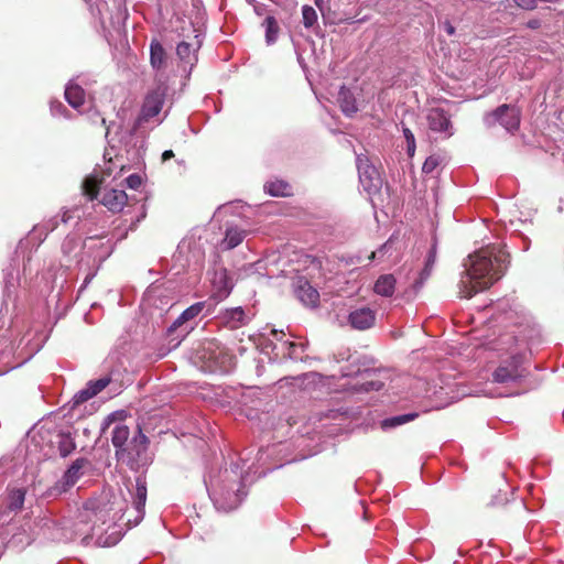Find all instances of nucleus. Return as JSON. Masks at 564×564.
I'll return each mask as SVG.
<instances>
[{"label":"nucleus","instance_id":"nucleus-1","mask_svg":"<svg viewBox=\"0 0 564 564\" xmlns=\"http://www.w3.org/2000/svg\"><path fill=\"white\" fill-rule=\"evenodd\" d=\"M508 253L500 245H487L468 256L466 272L459 283V295L470 299L489 289L505 273Z\"/></svg>","mask_w":564,"mask_h":564},{"label":"nucleus","instance_id":"nucleus-2","mask_svg":"<svg viewBox=\"0 0 564 564\" xmlns=\"http://www.w3.org/2000/svg\"><path fill=\"white\" fill-rule=\"evenodd\" d=\"M205 485L217 509L230 511L236 509L247 496L243 478L238 465L220 471L217 476L209 475Z\"/></svg>","mask_w":564,"mask_h":564},{"label":"nucleus","instance_id":"nucleus-3","mask_svg":"<svg viewBox=\"0 0 564 564\" xmlns=\"http://www.w3.org/2000/svg\"><path fill=\"white\" fill-rule=\"evenodd\" d=\"M202 358L214 372L228 373L236 365L235 357L216 339L203 344Z\"/></svg>","mask_w":564,"mask_h":564},{"label":"nucleus","instance_id":"nucleus-4","mask_svg":"<svg viewBox=\"0 0 564 564\" xmlns=\"http://www.w3.org/2000/svg\"><path fill=\"white\" fill-rule=\"evenodd\" d=\"M148 437L138 427L128 445L118 452V462L127 465L132 470H139L148 464Z\"/></svg>","mask_w":564,"mask_h":564},{"label":"nucleus","instance_id":"nucleus-5","mask_svg":"<svg viewBox=\"0 0 564 564\" xmlns=\"http://www.w3.org/2000/svg\"><path fill=\"white\" fill-rule=\"evenodd\" d=\"M205 307V302H197L185 311L167 328L166 336L172 348H176L182 340L194 329L187 323L198 316Z\"/></svg>","mask_w":564,"mask_h":564},{"label":"nucleus","instance_id":"nucleus-6","mask_svg":"<svg viewBox=\"0 0 564 564\" xmlns=\"http://www.w3.org/2000/svg\"><path fill=\"white\" fill-rule=\"evenodd\" d=\"M521 111L513 105H501L494 111L488 112L484 117V122L487 127H494L499 123L508 132H516L520 127Z\"/></svg>","mask_w":564,"mask_h":564},{"label":"nucleus","instance_id":"nucleus-7","mask_svg":"<svg viewBox=\"0 0 564 564\" xmlns=\"http://www.w3.org/2000/svg\"><path fill=\"white\" fill-rule=\"evenodd\" d=\"M167 86L161 82L154 89L150 90L143 101L141 113L138 118V124L149 121L158 116L165 101Z\"/></svg>","mask_w":564,"mask_h":564},{"label":"nucleus","instance_id":"nucleus-8","mask_svg":"<svg viewBox=\"0 0 564 564\" xmlns=\"http://www.w3.org/2000/svg\"><path fill=\"white\" fill-rule=\"evenodd\" d=\"M357 169L359 173V181L364 189L368 194L379 192L382 186V180L378 170L371 165L367 158L357 156Z\"/></svg>","mask_w":564,"mask_h":564},{"label":"nucleus","instance_id":"nucleus-9","mask_svg":"<svg viewBox=\"0 0 564 564\" xmlns=\"http://www.w3.org/2000/svg\"><path fill=\"white\" fill-rule=\"evenodd\" d=\"M523 376V369L520 366V358L518 356H512L510 361L501 364L492 372V381L509 387V384L517 383L521 380Z\"/></svg>","mask_w":564,"mask_h":564},{"label":"nucleus","instance_id":"nucleus-10","mask_svg":"<svg viewBox=\"0 0 564 564\" xmlns=\"http://www.w3.org/2000/svg\"><path fill=\"white\" fill-rule=\"evenodd\" d=\"M377 311L369 306L352 307L347 316L348 325L356 330H367L375 326Z\"/></svg>","mask_w":564,"mask_h":564},{"label":"nucleus","instance_id":"nucleus-11","mask_svg":"<svg viewBox=\"0 0 564 564\" xmlns=\"http://www.w3.org/2000/svg\"><path fill=\"white\" fill-rule=\"evenodd\" d=\"M429 129L432 132L441 134L443 139H447L454 134V128L449 116L440 108H433L426 116Z\"/></svg>","mask_w":564,"mask_h":564},{"label":"nucleus","instance_id":"nucleus-12","mask_svg":"<svg viewBox=\"0 0 564 564\" xmlns=\"http://www.w3.org/2000/svg\"><path fill=\"white\" fill-rule=\"evenodd\" d=\"M213 297L217 301L225 300L231 292L234 284L228 271L220 268L215 271L213 280Z\"/></svg>","mask_w":564,"mask_h":564},{"label":"nucleus","instance_id":"nucleus-13","mask_svg":"<svg viewBox=\"0 0 564 564\" xmlns=\"http://www.w3.org/2000/svg\"><path fill=\"white\" fill-rule=\"evenodd\" d=\"M169 55L158 39H152L150 43V65L155 70L156 76H161L167 68Z\"/></svg>","mask_w":564,"mask_h":564},{"label":"nucleus","instance_id":"nucleus-14","mask_svg":"<svg viewBox=\"0 0 564 564\" xmlns=\"http://www.w3.org/2000/svg\"><path fill=\"white\" fill-rule=\"evenodd\" d=\"M88 464V459L83 457L74 460L73 464L68 467V469L64 473L62 479L57 482L58 490L66 491L70 487H73L83 475V468L86 467Z\"/></svg>","mask_w":564,"mask_h":564},{"label":"nucleus","instance_id":"nucleus-15","mask_svg":"<svg viewBox=\"0 0 564 564\" xmlns=\"http://www.w3.org/2000/svg\"><path fill=\"white\" fill-rule=\"evenodd\" d=\"M131 496L133 508L138 513L134 520V525H137L144 516V507L147 501V480L143 475L137 476L134 491L131 492Z\"/></svg>","mask_w":564,"mask_h":564},{"label":"nucleus","instance_id":"nucleus-16","mask_svg":"<svg viewBox=\"0 0 564 564\" xmlns=\"http://www.w3.org/2000/svg\"><path fill=\"white\" fill-rule=\"evenodd\" d=\"M110 383L109 377H102L97 380H90L87 382L86 387L79 390L74 395V404H80L83 402L88 401L89 399L96 397L99 392H101L108 384Z\"/></svg>","mask_w":564,"mask_h":564},{"label":"nucleus","instance_id":"nucleus-17","mask_svg":"<svg viewBox=\"0 0 564 564\" xmlns=\"http://www.w3.org/2000/svg\"><path fill=\"white\" fill-rule=\"evenodd\" d=\"M78 530L82 532V534H84V536H83L84 544H88L89 540H93L96 536V541H95L96 545L102 546V547L112 546V545H116L121 539V533L118 530H115L110 534H107V535L98 534V529L95 525L90 529V532L83 530V529H78Z\"/></svg>","mask_w":564,"mask_h":564},{"label":"nucleus","instance_id":"nucleus-18","mask_svg":"<svg viewBox=\"0 0 564 564\" xmlns=\"http://www.w3.org/2000/svg\"><path fill=\"white\" fill-rule=\"evenodd\" d=\"M61 250L66 265L74 261L79 262L78 256L83 250L80 238L75 235L67 236L62 243Z\"/></svg>","mask_w":564,"mask_h":564},{"label":"nucleus","instance_id":"nucleus-19","mask_svg":"<svg viewBox=\"0 0 564 564\" xmlns=\"http://www.w3.org/2000/svg\"><path fill=\"white\" fill-rule=\"evenodd\" d=\"M382 371L365 370L361 373L362 381L358 383V391L369 392L379 391L384 387V380L381 379Z\"/></svg>","mask_w":564,"mask_h":564},{"label":"nucleus","instance_id":"nucleus-20","mask_svg":"<svg viewBox=\"0 0 564 564\" xmlns=\"http://www.w3.org/2000/svg\"><path fill=\"white\" fill-rule=\"evenodd\" d=\"M128 196L122 189H109L102 195L101 203L111 212H120L126 205Z\"/></svg>","mask_w":564,"mask_h":564},{"label":"nucleus","instance_id":"nucleus-21","mask_svg":"<svg viewBox=\"0 0 564 564\" xmlns=\"http://www.w3.org/2000/svg\"><path fill=\"white\" fill-rule=\"evenodd\" d=\"M297 299L306 306L316 307L319 302V293L308 282L300 283L295 290Z\"/></svg>","mask_w":564,"mask_h":564},{"label":"nucleus","instance_id":"nucleus-22","mask_svg":"<svg viewBox=\"0 0 564 564\" xmlns=\"http://www.w3.org/2000/svg\"><path fill=\"white\" fill-rule=\"evenodd\" d=\"M224 323L231 329L242 327L248 324L249 317L242 307L228 308L223 314Z\"/></svg>","mask_w":564,"mask_h":564},{"label":"nucleus","instance_id":"nucleus-23","mask_svg":"<svg viewBox=\"0 0 564 564\" xmlns=\"http://www.w3.org/2000/svg\"><path fill=\"white\" fill-rule=\"evenodd\" d=\"M200 46V41H196V44L188 43L186 41H182L176 46V55L178 59L191 66L197 61L196 52Z\"/></svg>","mask_w":564,"mask_h":564},{"label":"nucleus","instance_id":"nucleus-24","mask_svg":"<svg viewBox=\"0 0 564 564\" xmlns=\"http://www.w3.org/2000/svg\"><path fill=\"white\" fill-rule=\"evenodd\" d=\"M130 441L129 427L122 423H117L111 431V443L116 448V457H118V452L123 449Z\"/></svg>","mask_w":564,"mask_h":564},{"label":"nucleus","instance_id":"nucleus-25","mask_svg":"<svg viewBox=\"0 0 564 564\" xmlns=\"http://www.w3.org/2000/svg\"><path fill=\"white\" fill-rule=\"evenodd\" d=\"M395 284L393 274H382L375 282L373 292L380 296L391 297L395 291Z\"/></svg>","mask_w":564,"mask_h":564},{"label":"nucleus","instance_id":"nucleus-26","mask_svg":"<svg viewBox=\"0 0 564 564\" xmlns=\"http://www.w3.org/2000/svg\"><path fill=\"white\" fill-rule=\"evenodd\" d=\"M65 98L74 109H79L85 104V91L78 84L70 80L65 88Z\"/></svg>","mask_w":564,"mask_h":564},{"label":"nucleus","instance_id":"nucleus-27","mask_svg":"<svg viewBox=\"0 0 564 564\" xmlns=\"http://www.w3.org/2000/svg\"><path fill=\"white\" fill-rule=\"evenodd\" d=\"M337 101L339 104V107H340L341 111L346 116L350 117L354 113H356L357 110H358L357 105H356V99L354 97V94L348 88H346L345 86L340 87V89L338 91Z\"/></svg>","mask_w":564,"mask_h":564},{"label":"nucleus","instance_id":"nucleus-28","mask_svg":"<svg viewBox=\"0 0 564 564\" xmlns=\"http://www.w3.org/2000/svg\"><path fill=\"white\" fill-rule=\"evenodd\" d=\"M246 237V231L238 227H229L226 230L225 238L221 241V247L226 250L236 248L242 242Z\"/></svg>","mask_w":564,"mask_h":564},{"label":"nucleus","instance_id":"nucleus-29","mask_svg":"<svg viewBox=\"0 0 564 564\" xmlns=\"http://www.w3.org/2000/svg\"><path fill=\"white\" fill-rule=\"evenodd\" d=\"M262 28L265 33V43L268 45L274 44L280 33V26L276 19L273 15H268L262 22Z\"/></svg>","mask_w":564,"mask_h":564},{"label":"nucleus","instance_id":"nucleus-30","mask_svg":"<svg viewBox=\"0 0 564 564\" xmlns=\"http://www.w3.org/2000/svg\"><path fill=\"white\" fill-rule=\"evenodd\" d=\"M57 448L62 457L68 456L76 448L74 438L69 433L59 432L57 434Z\"/></svg>","mask_w":564,"mask_h":564},{"label":"nucleus","instance_id":"nucleus-31","mask_svg":"<svg viewBox=\"0 0 564 564\" xmlns=\"http://www.w3.org/2000/svg\"><path fill=\"white\" fill-rule=\"evenodd\" d=\"M264 189L271 195V196H288L291 192V186L289 183L284 181H272L268 182L264 185Z\"/></svg>","mask_w":564,"mask_h":564},{"label":"nucleus","instance_id":"nucleus-32","mask_svg":"<svg viewBox=\"0 0 564 564\" xmlns=\"http://www.w3.org/2000/svg\"><path fill=\"white\" fill-rule=\"evenodd\" d=\"M58 226V217L54 216L42 224L35 225L31 230V237L35 236L37 231L42 230L44 232V237H40V242H43L47 237L48 232L55 230Z\"/></svg>","mask_w":564,"mask_h":564},{"label":"nucleus","instance_id":"nucleus-33","mask_svg":"<svg viewBox=\"0 0 564 564\" xmlns=\"http://www.w3.org/2000/svg\"><path fill=\"white\" fill-rule=\"evenodd\" d=\"M435 260H436V251H435V247H433L430 252H429V256L426 258V262H425V267L424 269L421 271L420 273V278L417 281H415V285H417L419 288L423 285V283L425 282V280L429 279V276L431 275V272L433 270V267H434V263H435Z\"/></svg>","mask_w":564,"mask_h":564},{"label":"nucleus","instance_id":"nucleus-34","mask_svg":"<svg viewBox=\"0 0 564 564\" xmlns=\"http://www.w3.org/2000/svg\"><path fill=\"white\" fill-rule=\"evenodd\" d=\"M94 15H97L104 23L105 15L109 11L108 0H85Z\"/></svg>","mask_w":564,"mask_h":564},{"label":"nucleus","instance_id":"nucleus-35","mask_svg":"<svg viewBox=\"0 0 564 564\" xmlns=\"http://www.w3.org/2000/svg\"><path fill=\"white\" fill-rule=\"evenodd\" d=\"M416 416H417V413H408V414L395 415V416L383 420L381 425H382V429H391V427H395V426L405 424V423L414 420Z\"/></svg>","mask_w":564,"mask_h":564},{"label":"nucleus","instance_id":"nucleus-36","mask_svg":"<svg viewBox=\"0 0 564 564\" xmlns=\"http://www.w3.org/2000/svg\"><path fill=\"white\" fill-rule=\"evenodd\" d=\"M25 492L23 489H14L10 492L8 498V508L11 511H18L23 507Z\"/></svg>","mask_w":564,"mask_h":564},{"label":"nucleus","instance_id":"nucleus-37","mask_svg":"<svg viewBox=\"0 0 564 564\" xmlns=\"http://www.w3.org/2000/svg\"><path fill=\"white\" fill-rule=\"evenodd\" d=\"M444 162V158L441 154H432L423 163L422 172L425 174L433 173Z\"/></svg>","mask_w":564,"mask_h":564},{"label":"nucleus","instance_id":"nucleus-38","mask_svg":"<svg viewBox=\"0 0 564 564\" xmlns=\"http://www.w3.org/2000/svg\"><path fill=\"white\" fill-rule=\"evenodd\" d=\"M302 19H303V25L306 29L312 28L317 22V13L315 9L311 6H303L302 7Z\"/></svg>","mask_w":564,"mask_h":564},{"label":"nucleus","instance_id":"nucleus-39","mask_svg":"<svg viewBox=\"0 0 564 564\" xmlns=\"http://www.w3.org/2000/svg\"><path fill=\"white\" fill-rule=\"evenodd\" d=\"M98 180L96 177H87L83 183L84 194L90 199H95L98 195Z\"/></svg>","mask_w":564,"mask_h":564},{"label":"nucleus","instance_id":"nucleus-40","mask_svg":"<svg viewBox=\"0 0 564 564\" xmlns=\"http://www.w3.org/2000/svg\"><path fill=\"white\" fill-rule=\"evenodd\" d=\"M402 132L406 142V153L410 158L414 156L416 144H415V137L413 132L402 124Z\"/></svg>","mask_w":564,"mask_h":564},{"label":"nucleus","instance_id":"nucleus-41","mask_svg":"<svg viewBox=\"0 0 564 564\" xmlns=\"http://www.w3.org/2000/svg\"><path fill=\"white\" fill-rule=\"evenodd\" d=\"M283 346L288 348V357L291 359H297L300 356L297 355V349L303 350V345L292 343V341H285L283 343Z\"/></svg>","mask_w":564,"mask_h":564},{"label":"nucleus","instance_id":"nucleus-42","mask_svg":"<svg viewBox=\"0 0 564 564\" xmlns=\"http://www.w3.org/2000/svg\"><path fill=\"white\" fill-rule=\"evenodd\" d=\"M516 6L522 10H534L536 8V0H513Z\"/></svg>","mask_w":564,"mask_h":564},{"label":"nucleus","instance_id":"nucleus-43","mask_svg":"<svg viewBox=\"0 0 564 564\" xmlns=\"http://www.w3.org/2000/svg\"><path fill=\"white\" fill-rule=\"evenodd\" d=\"M50 109L53 116H61L67 112L65 106L61 101H51Z\"/></svg>","mask_w":564,"mask_h":564},{"label":"nucleus","instance_id":"nucleus-44","mask_svg":"<svg viewBox=\"0 0 564 564\" xmlns=\"http://www.w3.org/2000/svg\"><path fill=\"white\" fill-rule=\"evenodd\" d=\"M126 182H127V184H128V186L130 188L135 189V188H138L141 185L142 181H141V177L139 175L132 174V175L127 177Z\"/></svg>","mask_w":564,"mask_h":564},{"label":"nucleus","instance_id":"nucleus-45","mask_svg":"<svg viewBox=\"0 0 564 564\" xmlns=\"http://www.w3.org/2000/svg\"><path fill=\"white\" fill-rule=\"evenodd\" d=\"M541 25H542V21L540 19H530L527 22V26L532 30H538L541 28Z\"/></svg>","mask_w":564,"mask_h":564},{"label":"nucleus","instance_id":"nucleus-46","mask_svg":"<svg viewBox=\"0 0 564 564\" xmlns=\"http://www.w3.org/2000/svg\"><path fill=\"white\" fill-rule=\"evenodd\" d=\"M174 156V153L172 150H166L162 153V161L165 162Z\"/></svg>","mask_w":564,"mask_h":564},{"label":"nucleus","instance_id":"nucleus-47","mask_svg":"<svg viewBox=\"0 0 564 564\" xmlns=\"http://www.w3.org/2000/svg\"><path fill=\"white\" fill-rule=\"evenodd\" d=\"M444 28L448 35H453L455 33V28L449 22H445Z\"/></svg>","mask_w":564,"mask_h":564},{"label":"nucleus","instance_id":"nucleus-48","mask_svg":"<svg viewBox=\"0 0 564 564\" xmlns=\"http://www.w3.org/2000/svg\"><path fill=\"white\" fill-rule=\"evenodd\" d=\"M40 237H44V232L42 230L37 231V234L33 237H31V232L29 234V238L31 240H36L37 241V245H41L42 242H40Z\"/></svg>","mask_w":564,"mask_h":564},{"label":"nucleus","instance_id":"nucleus-49","mask_svg":"<svg viewBox=\"0 0 564 564\" xmlns=\"http://www.w3.org/2000/svg\"><path fill=\"white\" fill-rule=\"evenodd\" d=\"M87 520H90V514L88 512L80 514V523H86Z\"/></svg>","mask_w":564,"mask_h":564},{"label":"nucleus","instance_id":"nucleus-50","mask_svg":"<svg viewBox=\"0 0 564 564\" xmlns=\"http://www.w3.org/2000/svg\"><path fill=\"white\" fill-rule=\"evenodd\" d=\"M68 219H69L68 212H65V213L63 214V217H62V219H61V220H62L63 223H67V221H68Z\"/></svg>","mask_w":564,"mask_h":564},{"label":"nucleus","instance_id":"nucleus-51","mask_svg":"<svg viewBox=\"0 0 564 564\" xmlns=\"http://www.w3.org/2000/svg\"><path fill=\"white\" fill-rule=\"evenodd\" d=\"M117 414H118V413H112V414L108 415V417H107V423H108V424H110V423L113 421V419H115V416H116Z\"/></svg>","mask_w":564,"mask_h":564},{"label":"nucleus","instance_id":"nucleus-52","mask_svg":"<svg viewBox=\"0 0 564 564\" xmlns=\"http://www.w3.org/2000/svg\"><path fill=\"white\" fill-rule=\"evenodd\" d=\"M316 377H318V375L316 372H312L310 375H305V378H313V379H315Z\"/></svg>","mask_w":564,"mask_h":564},{"label":"nucleus","instance_id":"nucleus-53","mask_svg":"<svg viewBox=\"0 0 564 564\" xmlns=\"http://www.w3.org/2000/svg\"><path fill=\"white\" fill-rule=\"evenodd\" d=\"M517 393L518 392L510 391V392L500 393V395L509 397V395H513V394H517Z\"/></svg>","mask_w":564,"mask_h":564},{"label":"nucleus","instance_id":"nucleus-54","mask_svg":"<svg viewBox=\"0 0 564 564\" xmlns=\"http://www.w3.org/2000/svg\"><path fill=\"white\" fill-rule=\"evenodd\" d=\"M94 517L98 520L101 519V510L99 512H95Z\"/></svg>","mask_w":564,"mask_h":564},{"label":"nucleus","instance_id":"nucleus-55","mask_svg":"<svg viewBox=\"0 0 564 564\" xmlns=\"http://www.w3.org/2000/svg\"><path fill=\"white\" fill-rule=\"evenodd\" d=\"M110 129H111V126H107V127H106V137H108V135H109V133H110Z\"/></svg>","mask_w":564,"mask_h":564},{"label":"nucleus","instance_id":"nucleus-56","mask_svg":"<svg viewBox=\"0 0 564 564\" xmlns=\"http://www.w3.org/2000/svg\"><path fill=\"white\" fill-rule=\"evenodd\" d=\"M386 248H388V242H387V243H384V245L381 247V249L379 250V252H380L382 249H386Z\"/></svg>","mask_w":564,"mask_h":564},{"label":"nucleus","instance_id":"nucleus-57","mask_svg":"<svg viewBox=\"0 0 564 564\" xmlns=\"http://www.w3.org/2000/svg\"><path fill=\"white\" fill-rule=\"evenodd\" d=\"M101 123H102L104 126H106V120H105V118H101Z\"/></svg>","mask_w":564,"mask_h":564},{"label":"nucleus","instance_id":"nucleus-58","mask_svg":"<svg viewBox=\"0 0 564 564\" xmlns=\"http://www.w3.org/2000/svg\"><path fill=\"white\" fill-rule=\"evenodd\" d=\"M383 375H384V373L382 372V375H381V379H382V380H383V379H387V376H383Z\"/></svg>","mask_w":564,"mask_h":564}]
</instances>
